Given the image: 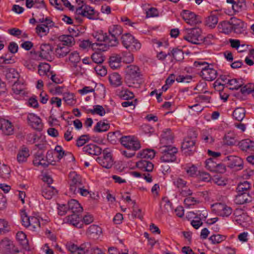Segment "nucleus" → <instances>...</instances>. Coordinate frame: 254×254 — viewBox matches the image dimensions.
Returning <instances> with one entry per match:
<instances>
[{
  "label": "nucleus",
  "mask_w": 254,
  "mask_h": 254,
  "mask_svg": "<svg viewBox=\"0 0 254 254\" xmlns=\"http://www.w3.org/2000/svg\"><path fill=\"white\" fill-rule=\"evenodd\" d=\"M125 82L128 87L137 88L141 83V72L136 65L130 64L125 69Z\"/></svg>",
  "instance_id": "nucleus-1"
},
{
  "label": "nucleus",
  "mask_w": 254,
  "mask_h": 254,
  "mask_svg": "<svg viewBox=\"0 0 254 254\" xmlns=\"http://www.w3.org/2000/svg\"><path fill=\"white\" fill-rule=\"evenodd\" d=\"M201 32V30L197 27L187 28L183 31V38L192 44H200L203 40Z\"/></svg>",
  "instance_id": "nucleus-2"
},
{
  "label": "nucleus",
  "mask_w": 254,
  "mask_h": 254,
  "mask_svg": "<svg viewBox=\"0 0 254 254\" xmlns=\"http://www.w3.org/2000/svg\"><path fill=\"white\" fill-rule=\"evenodd\" d=\"M161 154L160 159L164 162H173L176 160L178 149L171 145H162L159 148Z\"/></svg>",
  "instance_id": "nucleus-3"
},
{
  "label": "nucleus",
  "mask_w": 254,
  "mask_h": 254,
  "mask_svg": "<svg viewBox=\"0 0 254 254\" xmlns=\"http://www.w3.org/2000/svg\"><path fill=\"white\" fill-rule=\"evenodd\" d=\"M123 46L129 52H135L141 48L140 43L129 33H126L121 37Z\"/></svg>",
  "instance_id": "nucleus-4"
},
{
  "label": "nucleus",
  "mask_w": 254,
  "mask_h": 254,
  "mask_svg": "<svg viewBox=\"0 0 254 254\" xmlns=\"http://www.w3.org/2000/svg\"><path fill=\"white\" fill-rule=\"evenodd\" d=\"M194 64L196 67L203 66L201 68L200 75L206 80L212 81L217 77V71L210 67V65L207 63L204 62H195Z\"/></svg>",
  "instance_id": "nucleus-5"
},
{
  "label": "nucleus",
  "mask_w": 254,
  "mask_h": 254,
  "mask_svg": "<svg viewBox=\"0 0 254 254\" xmlns=\"http://www.w3.org/2000/svg\"><path fill=\"white\" fill-rule=\"evenodd\" d=\"M120 142L125 147L131 151H135L141 147L140 142L133 136H122Z\"/></svg>",
  "instance_id": "nucleus-6"
},
{
  "label": "nucleus",
  "mask_w": 254,
  "mask_h": 254,
  "mask_svg": "<svg viewBox=\"0 0 254 254\" xmlns=\"http://www.w3.org/2000/svg\"><path fill=\"white\" fill-rule=\"evenodd\" d=\"M196 135L194 134L193 137L189 136L184 139L182 144V149L186 155H190L195 151V138Z\"/></svg>",
  "instance_id": "nucleus-7"
},
{
  "label": "nucleus",
  "mask_w": 254,
  "mask_h": 254,
  "mask_svg": "<svg viewBox=\"0 0 254 254\" xmlns=\"http://www.w3.org/2000/svg\"><path fill=\"white\" fill-rule=\"evenodd\" d=\"M66 248L72 254H85L89 251L91 244L87 242L78 246L74 244L70 243L66 244Z\"/></svg>",
  "instance_id": "nucleus-8"
},
{
  "label": "nucleus",
  "mask_w": 254,
  "mask_h": 254,
  "mask_svg": "<svg viewBox=\"0 0 254 254\" xmlns=\"http://www.w3.org/2000/svg\"><path fill=\"white\" fill-rule=\"evenodd\" d=\"M69 190L72 194H77V189L83 185L81 177L75 172H70L69 174Z\"/></svg>",
  "instance_id": "nucleus-9"
},
{
  "label": "nucleus",
  "mask_w": 254,
  "mask_h": 254,
  "mask_svg": "<svg viewBox=\"0 0 254 254\" xmlns=\"http://www.w3.org/2000/svg\"><path fill=\"white\" fill-rule=\"evenodd\" d=\"M109 32L110 34L109 46H116L119 44L118 37L121 35L123 32L121 26L118 25H114L110 27Z\"/></svg>",
  "instance_id": "nucleus-10"
},
{
  "label": "nucleus",
  "mask_w": 254,
  "mask_h": 254,
  "mask_svg": "<svg viewBox=\"0 0 254 254\" xmlns=\"http://www.w3.org/2000/svg\"><path fill=\"white\" fill-rule=\"evenodd\" d=\"M212 210L218 216L228 217L232 212V208L225 204L218 203L212 205Z\"/></svg>",
  "instance_id": "nucleus-11"
},
{
  "label": "nucleus",
  "mask_w": 254,
  "mask_h": 254,
  "mask_svg": "<svg viewBox=\"0 0 254 254\" xmlns=\"http://www.w3.org/2000/svg\"><path fill=\"white\" fill-rule=\"evenodd\" d=\"M103 157H97L96 161L104 168H111L113 165V160L111 152L107 149H105L103 152Z\"/></svg>",
  "instance_id": "nucleus-12"
},
{
  "label": "nucleus",
  "mask_w": 254,
  "mask_h": 254,
  "mask_svg": "<svg viewBox=\"0 0 254 254\" xmlns=\"http://www.w3.org/2000/svg\"><path fill=\"white\" fill-rule=\"evenodd\" d=\"M182 16L186 23L190 25L194 26L201 23V18L199 16L189 10H184L182 13Z\"/></svg>",
  "instance_id": "nucleus-13"
},
{
  "label": "nucleus",
  "mask_w": 254,
  "mask_h": 254,
  "mask_svg": "<svg viewBox=\"0 0 254 254\" xmlns=\"http://www.w3.org/2000/svg\"><path fill=\"white\" fill-rule=\"evenodd\" d=\"M230 23L232 26L233 30L235 33L244 35L247 33L246 24L241 20L233 17L230 18Z\"/></svg>",
  "instance_id": "nucleus-14"
},
{
  "label": "nucleus",
  "mask_w": 254,
  "mask_h": 254,
  "mask_svg": "<svg viewBox=\"0 0 254 254\" xmlns=\"http://www.w3.org/2000/svg\"><path fill=\"white\" fill-rule=\"evenodd\" d=\"M75 13L76 15H81L89 19H96L95 10L91 6L87 5H82L77 8Z\"/></svg>",
  "instance_id": "nucleus-15"
},
{
  "label": "nucleus",
  "mask_w": 254,
  "mask_h": 254,
  "mask_svg": "<svg viewBox=\"0 0 254 254\" xmlns=\"http://www.w3.org/2000/svg\"><path fill=\"white\" fill-rule=\"evenodd\" d=\"M16 247L13 242L8 238H4L0 241V252L2 254H10Z\"/></svg>",
  "instance_id": "nucleus-16"
},
{
  "label": "nucleus",
  "mask_w": 254,
  "mask_h": 254,
  "mask_svg": "<svg viewBox=\"0 0 254 254\" xmlns=\"http://www.w3.org/2000/svg\"><path fill=\"white\" fill-rule=\"evenodd\" d=\"M27 120L28 124L34 129L41 131L43 128L42 120L37 115L33 113H29L27 115Z\"/></svg>",
  "instance_id": "nucleus-17"
},
{
  "label": "nucleus",
  "mask_w": 254,
  "mask_h": 254,
  "mask_svg": "<svg viewBox=\"0 0 254 254\" xmlns=\"http://www.w3.org/2000/svg\"><path fill=\"white\" fill-rule=\"evenodd\" d=\"M39 57L43 59L51 61L53 58V48L49 44L41 45Z\"/></svg>",
  "instance_id": "nucleus-18"
},
{
  "label": "nucleus",
  "mask_w": 254,
  "mask_h": 254,
  "mask_svg": "<svg viewBox=\"0 0 254 254\" xmlns=\"http://www.w3.org/2000/svg\"><path fill=\"white\" fill-rule=\"evenodd\" d=\"M240 149L248 153H254V142L249 139L242 140L238 143Z\"/></svg>",
  "instance_id": "nucleus-19"
},
{
  "label": "nucleus",
  "mask_w": 254,
  "mask_h": 254,
  "mask_svg": "<svg viewBox=\"0 0 254 254\" xmlns=\"http://www.w3.org/2000/svg\"><path fill=\"white\" fill-rule=\"evenodd\" d=\"M174 137L170 129H165L161 134L160 143L162 145H170L173 142Z\"/></svg>",
  "instance_id": "nucleus-20"
},
{
  "label": "nucleus",
  "mask_w": 254,
  "mask_h": 254,
  "mask_svg": "<svg viewBox=\"0 0 254 254\" xmlns=\"http://www.w3.org/2000/svg\"><path fill=\"white\" fill-rule=\"evenodd\" d=\"M0 129L3 133L6 135H11L13 133V127L11 123L8 120L3 119L1 121Z\"/></svg>",
  "instance_id": "nucleus-21"
},
{
  "label": "nucleus",
  "mask_w": 254,
  "mask_h": 254,
  "mask_svg": "<svg viewBox=\"0 0 254 254\" xmlns=\"http://www.w3.org/2000/svg\"><path fill=\"white\" fill-rule=\"evenodd\" d=\"M67 222L73 226L80 228L82 227V224L80 223L81 217L76 213L72 214L66 217Z\"/></svg>",
  "instance_id": "nucleus-22"
},
{
  "label": "nucleus",
  "mask_w": 254,
  "mask_h": 254,
  "mask_svg": "<svg viewBox=\"0 0 254 254\" xmlns=\"http://www.w3.org/2000/svg\"><path fill=\"white\" fill-rule=\"evenodd\" d=\"M59 40L62 43V45L68 48L75 44V40L73 36L71 35H63L58 38Z\"/></svg>",
  "instance_id": "nucleus-23"
},
{
  "label": "nucleus",
  "mask_w": 254,
  "mask_h": 254,
  "mask_svg": "<svg viewBox=\"0 0 254 254\" xmlns=\"http://www.w3.org/2000/svg\"><path fill=\"white\" fill-rule=\"evenodd\" d=\"M224 160L225 161H229L228 166L232 168L242 166V160L240 157L236 156H227L225 157Z\"/></svg>",
  "instance_id": "nucleus-24"
},
{
  "label": "nucleus",
  "mask_w": 254,
  "mask_h": 254,
  "mask_svg": "<svg viewBox=\"0 0 254 254\" xmlns=\"http://www.w3.org/2000/svg\"><path fill=\"white\" fill-rule=\"evenodd\" d=\"M83 151L89 154L94 155H99L101 153L102 149L93 144H90L84 146Z\"/></svg>",
  "instance_id": "nucleus-25"
},
{
  "label": "nucleus",
  "mask_w": 254,
  "mask_h": 254,
  "mask_svg": "<svg viewBox=\"0 0 254 254\" xmlns=\"http://www.w3.org/2000/svg\"><path fill=\"white\" fill-rule=\"evenodd\" d=\"M252 198L250 193H246V192L244 193H237L235 198V202L237 204L241 205L251 202Z\"/></svg>",
  "instance_id": "nucleus-26"
},
{
  "label": "nucleus",
  "mask_w": 254,
  "mask_h": 254,
  "mask_svg": "<svg viewBox=\"0 0 254 254\" xmlns=\"http://www.w3.org/2000/svg\"><path fill=\"white\" fill-rule=\"evenodd\" d=\"M137 168L146 172H151L153 169V164L146 160H141L136 163Z\"/></svg>",
  "instance_id": "nucleus-27"
},
{
  "label": "nucleus",
  "mask_w": 254,
  "mask_h": 254,
  "mask_svg": "<svg viewBox=\"0 0 254 254\" xmlns=\"http://www.w3.org/2000/svg\"><path fill=\"white\" fill-rule=\"evenodd\" d=\"M68 210L71 211L73 213L81 212L83 208L79 202L75 199H71L68 203Z\"/></svg>",
  "instance_id": "nucleus-28"
},
{
  "label": "nucleus",
  "mask_w": 254,
  "mask_h": 254,
  "mask_svg": "<svg viewBox=\"0 0 254 254\" xmlns=\"http://www.w3.org/2000/svg\"><path fill=\"white\" fill-rule=\"evenodd\" d=\"M29 150L27 147H22L17 155V160L19 163H22L27 161V158L29 156Z\"/></svg>",
  "instance_id": "nucleus-29"
},
{
  "label": "nucleus",
  "mask_w": 254,
  "mask_h": 254,
  "mask_svg": "<svg viewBox=\"0 0 254 254\" xmlns=\"http://www.w3.org/2000/svg\"><path fill=\"white\" fill-rule=\"evenodd\" d=\"M57 192V190L53 187L47 185L42 190L43 196L47 199H50Z\"/></svg>",
  "instance_id": "nucleus-30"
},
{
  "label": "nucleus",
  "mask_w": 254,
  "mask_h": 254,
  "mask_svg": "<svg viewBox=\"0 0 254 254\" xmlns=\"http://www.w3.org/2000/svg\"><path fill=\"white\" fill-rule=\"evenodd\" d=\"M122 57L120 55L113 54L109 59V65L113 69H117L120 65Z\"/></svg>",
  "instance_id": "nucleus-31"
},
{
  "label": "nucleus",
  "mask_w": 254,
  "mask_h": 254,
  "mask_svg": "<svg viewBox=\"0 0 254 254\" xmlns=\"http://www.w3.org/2000/svg\"><path fill=\"white\" fill-rule=\"evenodd\" d=\"M70 52L69 48L64 46L61 44L57 46V48L55 50V54L58 58H61L66 56Z\"/></svg>",
  "instance_id": "nucleus-32"
},
{
  "label": "nucleus",
  "mask_w": 254,
  "mask_h": 254,
  "mask_svg": "<svg viewBox=\"0 0 254 254\" xmlns=\"http://www.w3.org/2000/svg\"><path fill=\"white\" fill-rule=\"evenodd\" d=\"M251 189L250 183L245 181L243 182L240 183L238 185L236 190L237 193H244L246 192V193H249Z\"/></svg>",
  "instance_id": "nucleus-33"
},
{
  "label": "nucleus",
  "mask_w": 254,
  "mask_h": 254,
  "mask_svg": "<svg viewBox=\"0 0 254 254\" xmlns=\"http://www.w3.org/2000/svg\"><path fill=\"white\" fill-rule=\"evenodd\" d=\"M224 143L229 146L236 145L238 142L236 138V135L232 132H228L226 134L223 138Z\"/></svg>",
  "instance_id": "nucleus-34"
},
{
  "label": "nucleus",
  "mask_w": 254,
  "mask_h": 254,
  "mask_svg": "<svg viewBox=\"0 0 254 254\" xmlns=\"http://www.w3.org/2000/svg\"><path fill=\"white\" fill-rule=\"evenodd\" d=\"M109 80L111 84L114 87L119 86L122 83L120 75L116 72L111 74L109 76Z\"/></svg>",
  "instance_id": "nucleus-35"
},
{
  "label": "nucleus",
  "mask_w": 254,
  "mask_h": 254,
  "mask_svg": "<svg viewBox=\"0 0 254 254\" xmlns=\"http://www.w3.org/2000/svg\"><path fill=\"white\" fill-rule=\"evenodd\" d=\"M5 76L9 82L13 81L14 82L15 81H13V79L18 78L19 74L14 68H11L5 70Z\"/></svg>",
  "instance_id": "nucleus-36"
},
{
  "label": "nucleus",
  "mask_w": 254,
  "mask_h": 254,
  "mask_svg": "<svg viewBox=\"0 0 254 254\" xmlns=\"http://www.w3.org/2000/svg\"><path fill=\"white\" fill-rule=\"evenodd\" d=\"M86 233L89 235L96 237L102 233V229L98 225H91L88 227Z\"/></svg>",
  "instance_id": "nucleus-37"
},
{
  "label": "nucleus",
  "mask_w": 254,
  "mask_h": 254,
  "mask_svg": "<svg viewBox=\"0 0 254 254\" xmlns=\"http://www.w3.org/2000/svg\"><path fill=\"white\" fill-rule=\"evenodd\" d=\"M93 36L97 41L103 42L108 44L109 46V42L110 41L109 36L107 35V33H103V31H97L94 32Z\"/></svg>",
  "instance_id": "nucleus-38"
},
{
  "label": "nucleus",
  "mask_w": 254,
  "mask_h": 254,
  "mask_svg": "<svg viewBox=\"0 0 254 254\" xmlns=\"http://www.w3.org/2000/svg\"><path fill=\"white\" fill-rule=\"evenodd\" d=\"M42 161H44L43 155L42 153L37 154L36 155L33 160V164L36 166H39L40 165L43 168L48 167L49 164V162L45 161L44 162H42Z\"/></svg>",
  "instance_id": "nucleus-39"
},
{
  "label": "nucleus",
  "mask_w": 254,
  "mask_h": 254,
  "mask_svg": "<svg viewBox=\"0 0 254 254\" xmlns=\"http://www.w3.org/2000/svg\"><path fill=\"white\" fill-rule=\"evenodd\" d=\"M232 8L235 12H239L245 10L247 9V5L245 0H237L234 5H232Z\"/></svg>",
  "instance_id": "nucleus-40"
},
{
  "label": "nucleus",
  "mask_w": 254,
  "mask_h": 254,
  "mask_svg": "<svg viewBox=\"0 0 254 254\" xmlns=\"http://www.w3.org/2000/svg\"><path fill=\"white\" fill-rule=\"evenodd\" d=\"M246 111L243 108H237L233 112V116L235 120L242 121L245 117Z\"/></svg>",
  "instance_id": "nucleus-41"
},
{
  "label": "nucleus",
  "mask_w": 254,
  "mask_h": 254,
  "mask_svg": "<svg viewBox=\"0 0 254 254\" xmlns=\"http://www.w3.org/2000/svg\"><path fill=\"white\" fill-rule=\"evenodd\" d=\"M50 31L49 28L45 24H39L36 26V32L37 34L42 37L47 35Z\"/></svg>",
  "instance_id": "nucleus-42"
},
{
  "label": "nucleus",
  "mask_w": 254,
  "mask_h": 254,
  "mask_svg": "<svg viewBox=\"0 0 254 254\" xmlns=\"http://www.w3.org/2000/svg\"><path fill=\"white\" fill-rule=\"evenodd\" d=\"M228 84L231 87L229 88L230 90H238L243 85V81L241 79L236 78L229 79Z\"/></svg>",
  "instance_id": "nucleus-43"
},
{
  "label": "nucleus",
  "mask_w": 254,
  "mask_h": 254,
  "mask_svg": "<svg viewBox=\"0 0 254 254\" xmlns=\"http://www.w3.org/2000/svg\"><path fill=\"white\" fill-rule=\"evenodd\" d=\"M155 153L154 150L146 149L138 154V156L144 159H152L155 156Z\"/></svg>",
  "instance_id": "nucleus-44"
},
{
  "label": "nucleus",
  "mask_w": 254,
  "mask_h": 254,
  "mask_svg": "<svg viewBox=\"0 0 254 254\" xmlns=\"http://www.w3.org/2000/svg\"><path fill=\"white\" fill-rule=\"evenodd\" d=\"M50 65L49 64L46 63H41L38 65V73L40 75H48V72L50 71Z\"/></svg>",
  "instance_id": "nucleus-45"
},
{
  "label": "nucleus",
  "mask_w": 254,
  "mask_h": 254,
  "mask_svg": "<svg viewBox=\"0 0 254 254\" xmlns=\"http://www.w3.org/2000/svg\"><path fill=\"white\" fill-rule=\"evenodd\" d=\"M87 113L92 114H97L100 116L105 115L106 112L104 108L101 105H95L93 109H88L86 110Z\"/></svg>",
  "instance_id": "nucleus-46"
},
{
  "label": "nucleus",
  "mask_w": 254,
  "mask_h": 254,
  "mask_svg": "<svg viewBox=\"0 0 254 254\" xmlns=\"http://www.w3.org/2000/svg\"><path fill=\"white\" fill-rule=\"evenodd\" d=\"M218 17L214 14L209 16L206 19V25L211 28H213L218 23Z\"/></svg>",
  "instance_id": "nucleus-47"
},
{
  "label": "nucleus",
  "mask_w": 254,
  "mask_h": 254,
  "mask_svg": "<svg viewBox=\"0 0 254 254\" xmlns=\"http://www.w3.org/2000/svg\"><path fill=\"white\" fill-rule=\"evenodd\" d=\"M173 59L176 61H182L184 59V53L181 49L175 48L171 51Z\"/></svg>",
  "instance_id": "nucleus-48"
},
{
  "label": "nucleus",
  "mask_w": 254,
  "mask_h": 254,
  "mask_svg": "<svg viewBox=\"0 0 254 254\" xmlns=\"http://www.w3.org/2000/svg\"><path fill=\"white\" fill-rule=\"evenodd\" d=\"M109 128V125L104 122H98L94 127V130L96 132H103L107 131Z\"/></svg>",
  "instance_id": "nucleus-49"
},
{
  "label": "nucleus",
  "mask_w": 254,
  "mask_h": 254,
  "mask_svg": "<svg viewBox=\"0 0 254 254\" xmlns=\"http://www.w3.org/2000/svg\"><path fill=\"white\" fill-rule=\"evenodd\" d=\"M226 239V236L220 234H214L209 238L213 244H219Z\"/></svg>",
  "instance_id": "nucleus-50"
},
{
  "label": "nucleus",
  "mask_w": 254,
  "mask_h": 254,
  "mask_svg": "<svg viewBox=\"0 0 254 254\" xmlns=\"http://www.w3.org/2000/svg\"><path fill=\"white\" fill-rule=\"evenodd\" d=\"M24 86L23 84L15 81L12 87L13 92L16 94H23L24 93Z\"/></svg>",
  "instance_id": "nucleus-51"
},
{
  "label": "nucleus",
  "mask_w": 254,
  "mask_h": 254,
  "mask_svg": "<svg viewBox=\"0 0 254 254\" xmlns=\"http://www.w3.org/2000/svg\"><path fill=\"white\" fill-rule=\"evenodd\" d=\"M63 96V100L67 104L72 105L75 104V99L73 94L67 92L64 93Z\"/></svg>",
  "instance_id": "nucleus-52"
},
{
  "label": "nucleus",
  "mask_w": 254,
  "mask_h": 254,
  "mask_svg": "<svg viewBox=\"0 0 254 254\" xmlns=\"http://www.w3.org/2000/svg\"><path fill=\"white\" fill-rule=\"evenodd\" d=\"M30 225L28 226L30 229L35 231L37 228L40 227L39 219L35 216H31L30 219Z\"/></svg>",
  "instance_id": "nucleus-53"
},
{
  "label": "nucleus",
  "mask_w": 254,
  "mask_h": 254,
  "mask_svg": "<svg viewBox=\"0 0 254 254\" xmlns=\"http://www.w3.org/2000/svg\"><path fill=\"white\" fill-rule=\"evenodd\" d=\"M119 96L123 100H128L134 97V94L132 92L127 89L122 90L119 92Z\"/></svg>",
  "instance_id": "nucleus-54"
},
{
  "label": "nucleus",
  "mask_w": 254,
  "mask_h": 254,
  "mask_svg": "<svg viewBox=\"0 0 254 254\" xmlns=\"http://www.w3.org/2000/svg\"><path fill=\"white\" fill-rule=\"evenodd\" d=\"M16 238L25 248L28 245V241L26 239V235L22 232H19L16 234Z\"/></svg>",
  "instance_id": "nucleus-55"
},
{
  "label": "nucleus",
  "mask_w": 254,
  "mask_h": 254,
  "mask_svg": "<svg viewBox=\"0 0 254 254\" xmlns=\"http://www.w3.org/2000/svg\"><path fill=\"white\" fill-rule=\"evenodd\" d=\"M92 61L96 64H101L104 61V57L102 53H95L91 56Z\"/></svg>",
  "instance_id": "nucleus-56"
},
{
  "label": "nucleus",
  "mask_w": 254,
  "mask_h": 254,
  "mask_svg": "<svg viewBox=\"0 0 254 254\" xmlns=\"http://www.w3.org/2000/svg\"><path fill=\"white\" fill-rule=\"evenodd\" d=\"M241 91L243 94H249L254 92V84L249 83L242 86Z\"/></svg>",
  "instance_id": "nucleus-57"
},
{
  "label": "nucleus",
  "mask_w": 254,
  "mask_h": 254,
  "mask_svg": "<svg viewBox=\"0 0 254 254\" xmlns=\"http://www.w3.org/2000/svg\"><path fill=\"white\" fill-rule=\"evenodd\" d=\"M8 223L4 219H0V235H3L9 231Z\"/></svg>",
  "instance_id": "nucleus-58"
},
{
  "label": "nucleus",
  "mask_w": 254,
  "mask_h": 254,
  "mask_svg": "<svg viewBox=\"0 0 254 254\" xmlns=\"http://www.w3.org/2000/svg\"><path fill=\"white\" fill-rule=\"evenodd\" d=\"M90 140V137L87 134H84L79 137L76 140V145L81 147L84 145Z\"/></svg>",
  "instance_id": "nucleus-59"
},
{
  "label": "nucleus",
  "mask_w": 254,
  "mask_h": 254,
  "mask_svg": "<svg viewBox=\"0 0 254 254\" xmlns=\"http://www.w3.org/2000/svg\"><path fill=\"white\" fill-rule=\"evenodd\" d=\"M131 52L129 51V52H125L122 53V59H123L124 62L130 63L133 61V56Z\"/></svg>",
  "instance_id": "nucleus-60"
},
{
  "label": "nucleus",
  "mask_w": 254,
  "mask_h": 254,
  "mask_svg": "<svg viewBox=\"0 0 254 254\" xmlns=\"http://www.w3.org/2000/svg\"><path fill=\"white\" fill-rule=\"evenodd\" d=\"M21 218L22 224L26 227H28L30 225V217L28 216L25 210L21 212Z\"/></svg>",
  "instance_id": "nucleus-61"
},
{
  "label": "nucleus",
  "mask_w": 254,
  "mask_h": 254,
  "mask_svg": "<svg viewBox=\"0 0 254 254\" xmlns=\"http://www.w3.org/2000/svg\"><path fill=\"white\" fill-rule=\"evenodd\" d=\"M69 60L71 63L74 64V66H76V64L79 62L80 58L77 52H73L69 54Z\"/></svg>",
  "instance_id": "nucleus-62"
},
{
  "label": "nucleus",
  "mask_w": 254,
  "mask_h": 254,
  "mask_svg": "<svg viewBox=\"0 0 254 254\" xmlns=\"http://www.w3.org/2000/svg\"><path fill=\"white\" fill-rule=\"evenodd\" d=\"M222 28V32L225 34H229L233 30L232 26L230 23V21L228 22L223 21L221 23Z\"/></svg>",
  "instance_id": "nucleus-63"
},
{
  "label": "nucleus",
  "mask_w": 254,
  "mask_h": 254,
  "mask_svg": "<svg viewBox=\"0 0 254 254\" xmlns=\"http://www.w3.org/2000/svg\"><path fill=\"white\" fill-rule=\"evenodd\" d=\"M173 184L180 190L186 186L187 182L181 178H176L173 180Z\"/></svg>",
  "instance_id": "nucleus-64"
}]
</instances>
